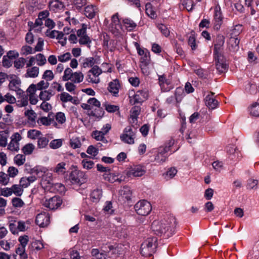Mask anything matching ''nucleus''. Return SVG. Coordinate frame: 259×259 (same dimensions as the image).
<instances>
[{
  "label": "nucleus",
  "instance_id": "nucleus-18",
  "mask_svg": "<svg viewBox=\"0 0 259 259\" xmlns=\"http://www.w3.org/2000/svg\"><path fill=\"white\" fill-rule=\"evenodd\" d=\"M214 59L217 70L221 73L226 72L228 69V66L226 63L223 56L219 58H214Z\"/></svg>",
  "mask_w": 259,
  "mask_h": 259
},
{
  "label": "nucleus",
  "instance_id": "nucleus-43",
  "mask_svg": "<svg viewBox=\"0 0 259 259\" xmlns=\"http://www.w3.org/2000/svg\"><path fill=\"white\" fill-rule=\"evenodd\" d=\"M188 44L191 47L192 50H195L197 47L196 44V38L194 31H192L190 36L188 39Z\"/></svg>",
  "mask_w": 259,
  "mask_h": 259
},
{
  "label": "nucleus",
  "instance_id": "nucleus-6",
  "mask_svg": "<svg viewBox=\"0 0 259 259\" xmlns=\"http://www.w3.org/2000/svg\"><path fill=\"white\" fill-rule=\"evenodd\" d=\"M114 220L117 221V224H114L115 236L121 240L126 238L128 234L127 226L122 222L121 218H115Z\"/></svg>",
  "mask_w": 259,
  "mask_h": 259
},
{
  "label": "nucleus",
  "instance_id": "nucleus-12",
  "mask_svg": "<svg viewBox=\"0 0 259 259\" xmlns=\"http://www.w3.org/2000/svg\"><path fill=\"white\" fill-rule=\"evenodd\" d=\"M62 202L60 197L55 196L48 200H46L44 203V206L50 210H55L61 205Z\"/></svg>",
  "mask_w": 259,
  "mask_h": 259
},
{
  "label": "nucleus",
  "instance_id": "nucleus-52",
  "mask_svg": "<svg viewBox=\"0 0 259 259\" xmlns=\"http://www.w3.org/2000/svg\"><path fill=\"white\" fill-rule=\"evenodd\" d=\"M72 70L70 68H67L64 72V75L62 76V80L64 81L70 80L72 77L73 74Z\"/></svg>",
  "mask_w": 259,
  "mask_h": 259
},
{
  "label": "nucleus",
  "instance_id": "nucleus-26",
  "mask_svg": "<svg viewBox=\"0 0 259 259\" xmlns=\"http://www.w3.org/2000/svg\"><path fill=\"white\" fill-rule=\"evenodd\" d=\"M55 93L52 90L41 91L38 96L40 100L43 101H49L54 96Z\"/></svg>",
  "mask_w": 259,
  "mask_h": 259
},
{
  "label": "nucleus",
  "instance_id": "nucleus-20",
  "mask_svg": "<svg viewBox=\"0 0 259 259\" xmlns=\"http://www.w3.org/2000/svg\"><path fill=\"white\" fill-rule=\"evenodd\" d=\"M83 175L81 171L77 170L72 171L69 175V180L72 184H80L81 183L80 178Z\"/></svg>",
  "mask_w": 259,
  "mask_h": 259
},
{
  "label": "nucleus",
  "instance_id": "nucleus-5",
  "mask_svg": "<svg viewBox=\"0 0 259 259\" xmlns=\"http://www.w3.org/2000/svg\"><path fill=\"white\" fill-rule=\"evenodd\" d=\"M138 125H135L134 127L127 126L123 131V133L120 135L121 140L125 143L133 144L136 138V133L138 128Z\"/></svg>",
  "mask_w": 259,
  "mask_h": 259
},
{
  "label": "nucleus",
  "instance_id": "nucleus-45",
  "mask_svg": "<svg viewBox=\"0 0 259 259\" xmlns=\"http://www.w3.org/2000/svg\"><path fill=\"white\" fill-rule=\"evenodd\" d=\"M41 134V133L36 130H30L27 132V137L31 139L34 140L38 137Z\"/></svg>",
  "mask_w": 259,
  "mask_h": 259
},
{
  "label": "nucleus",
  "instance_id": "nucleus-50",
  "mask_svg": "<svg viewBox=\"0 0 259 259\" xmlns=\"http://www.w3.org/2000/svg\"><path fill=\"white\" fill-rule=\"evenodd\" d=\"M59 96L61 101L63 103L70 102L73 100V97L66 92H62Z\"/></svg>",
  "mask_w": 259,
  "mask_h": 259
},
{
  "label": "nucleus",
  "instance_id": "nucleus-2",
  "mask_svg": "<svg viewBox=\"0 0 259 259\" xmlns=\"http://www.w3.org/2000/svg\"><path fill=\"white\" fill-rule=\"evenodd\" d=\"M45 6V4L39 2L38 0H29L27 5L22 3L20 6V15L33 16L37 15V16H49L50 13L48 10L39 11L44 9Z\"/></svg>",
  "mask_w": 259,
  "mask_h": 259
},
{
  "label": "nucleus",
  "instance_id": "nucleus-34",
  "mask_svg": "<svg viewBox=\"0 0 259 259\" xmlns=\"http://www.w3.org/2000/svg\"><path fill=\"white\" fill-rule=\"evenodd\" d=\"M104 134L102 132L99 131H95L93 132L92 136L97 141H100L104 144L107 143V140L104 137Z\"/></svg>",
  "mask_w": 259,
  "mask_h": 259
},
{
  "label": "nucleus",
  "instance_id": "nucleus-31",
  "mask_svg": "<svg viewBox=\"0 0 259 259\" xmlns=\"http://www.w3.org/2000/svg\"><path fill=\"white\" fill-rule=\"evenodd\" d=\"M4 102H6L10 104H14L16 102V99L14 96L9 93H8L5 96H3L2 94L0 93V103Z\"/></svg>",
  "mask_w": 259,
  "mask_h": 259
},
{
  "label": "nucleus",
  "instance_id": "nucleus-64",
  "mask_svg": "<svg viewBox=\"0 0 259 259\" xmlns=\"http://www.w3.org/2000/svg\"><path fill=\"white\" fill-rule=\"evenodd\" d=\"M26 59L24 58L21 57L18 58L17 60L14 62V67L17 69L22 68L24 67Z\"/></svg>",
  "mask_w": 259,
  "mask_h": 259
},
{
  "label": "nucleus",
  "instance_id": "nucleus-3",
  "mask_svg": "<svg viewBox=\"0 0 259 259\" xmlns=\"http://www.w3.org/2000/svg\"><path fill=\"white\" fill-rule=\"evenodd\" d=\"M175 140L170 138L165 143L164 146H161L159 148L158 153L155 157V161L161 164L165 162L167 159L169 154L168 152L171 150V147L174 145Z\"/></svg>",
  "mask_w": 259,
  "mask_h": 259
},
{
  "label": "nucleus",
  "instance_id": "nucleus-53",
  "mask_svg": "<svg viewBox=\"0 0 259 259\" xmlns=\"http://www.w3.org/2000/svg\"><path fill=\"white\" fill-rule=\"evenodd\" d=\"M182 4L184 8H185L188 12L192 11L194 6L192 0H183Z\"/></svg>",
  "mask_w": 259,
  "mask_h": 259
},
{
  "label": "nucleus",
  "instance_id": "nucleus-25",
  "mask_svg": "<svg viewBox=\"0 0 259 259\" xmlns=\"http://www.w3.org/2000/svg\"><path fill=\"white\" fill-rule=\"evenodd\" d=\"M49 117H50V115H49ZM37 122L38 124H41L42 125H50L51 124H53V125L56 127V128H59L58 123L56 122L53 119L51 118L50 117L48 118L46 117H42L41 118H39L37 120Z\"/></svg>",
  "mask_w": 259,
  "mask_h": 259
},
{
  "label": "nucleus",
  "instance_id": "nucleus-41",
  "mask_svg": "<svg viewBox=\"0 0 259 259\" xmlns=\"http://www.w3.org/2000/svg\"><path fill=\"white\" fill-rule=\"evenodd\" d=\"M69 143L70 146L73 149L79 148L82 145L79 137H72Z\"/></svg>",
  "mask_w": 259,
  "mask_h": 259
},
{
  "label": "nucleus",
  "instance_id": "nucleus-24",
  "mask_svg": "<svg viewBox=\"0 0 259 259\" xmlns=\"http://www.w3.org/2000/svg\"><path fill=\"white\" fill-rule=\"evenodd\" d=\"M158 80H159V85H160L162 91L168 92L170 90L173 89L172 86L167 87V88H164L165 84L169 85L170 83V81L168 79L166 78L165 75H163L159 76Z\"/></svg>",
  "mask_w": 259,
  "mask_h": 259
},
{
  "label": "nucleus",
  "instance_id": "nucleus-46",
  "mask_svg": "<svg viewBox=\"0 0 259 259\" xmlns=\"http://www.w3.org/2000/svg\"><path fill=\"white\" fill-rule=\"evenodd\" d=\"M242 29L243 27L242 25H236L234 26V28L231 30L230 35L233 36V37H238V36L242 32Z\"/></svg>",
  "mask_w": 259,
  "mask_h": 259
},
{
  "label": "nucleus",
  "instance_id": "nucleus-42",
  "mask_svg": "<svg viewBox=\"0 0 259 259\" xmlns=\"http://www.w3.org/2000/svg\"><path fill=\"white\" fill-rule=\"evenodd\" d=\"M25 160V156L22 154H17L14 158V163L19 166L22 165Z\"/></svg>",
  "mask_w": 259,
  "mask_h": 259
},
{
  "label": "nucleus",
  "instance_id": "nucleus-9",
  "mask_svg": "<svg viewBox=\"0 0 259 259\" xmlns=\"http://www.w3.org/2000/svg\"><path fill=\"white\" fill-rule=\"evenodd\" d=\"M22 137L19 133H14L11 137V141L8 145V149L11 151L18 152L19 149V142Z\"/></svg>",
  "mask_w": 259,
  "mask_h": 259
},
{
  "label": "nucleus",
  "instance_id": "nucleus-47",
  "mask_svg": "<svg viewBox=\"0 0 259 259\" xmlns=\"http://www.w3.org/2000/svg\"><path fill=\"white\" fill-rule=\"evenodd\" d=\"M65 165L66 164L64 162L58 163L55 167L54 171L59 175L64 174L66 171V168L65 167Z\"/></svg>",
  "mask_w": 259,
  "mask_h": 259
},
{
  "label": "nucleus",
  "instance_id": "nucleus-21",
  "mask_svg": "<svg viewBox=\"0 0 259 259\" xmlns=\"http://www.w3.org/2000/svg\"><path fill=\"white\" fill-rule=\"evenodd\" d=\"M74 6L73 7V10L66 11L65 14L67 15H74L73 12L75 9L77 10H80L81 8L84 6L87 3V0H72Z\"/></svg>",
  "mask_w": 259,
  "mask_h": 259
},
{
  "label": "nucleus",
  "instance_id": "nucleus-22",
  "mask_svg": "<svg viewBox=\"0 0 259 259\" xmlns=\"http://www.w3.org/2000/svg\"><path fill=\"white\" fill-rule=\"evenodd\" d=\"M98 8L96 6L89 5L84 8L83 14L85 16H95L98 15Z\"/></svg>",
  "mask_w": 259,
  "mask_h": 259
},
{
  "label": "nucleus",
  "instance_id": "nucleus-58",
  "mask_svg": "<svg viewBox=\"0 0 259 259\" xmlns=\"http://www.w3.org/2000/svg\"><path fill=\"white\" fill-rule=\"evenodd\" d=\"M46 172V168L40 166H36L32 169V172L35 174L38 177H42Z\"/></svg>",
  "mask_w": 259,
  "mask_h": 259
},
{
  "label": "nucleus",
  "instance_id": "nucleus-14",
  "mask_svg": "<svg viewBox=\"0 0 259 259\" xmlns=\"http://www.w3.org/2000/svg\"><path fill=\"white\" fill-rule=\"evenodd\" d=\"M141 108L140 106H134L130 110V123L132 126L138 124V118L141 113Z\"/></svg>",
  "mask_w": 259,
  "mask_h": 259
},
{
  "label": "nucleus",
  "instance_id": "nucleus-27",
  "mask_svg": "<svg viewBox=\"0 0 259 259\" xmlns=\"http://www.w3.org/2000/svg\"><path fill=\"white\" fill-rule=\"evenodd\" d=\"M39 68L36 66L29 67L25 74V77L26 78H36L38 76Z\"/></svg>",
  "mask_w": 259,
  "mask_h": 259
},
{
  "label": "nucleus",
  "instance_id": "nucleus-54",
  "mask_svg": "<svg viewBox=\"0 0 259 259\" xmlns=\"http://www.w3.org/2000/svg\"><path fill=\"white\" fill-rule=\"evenodd\" d=\"M246 90L250 94H255L257 92V86L254 83H248L246 86Z\"/></svg>",
  "mask_w": 259,
  "mask_h": 259
},
{
  "label": "nucleus",
  "instance_id": "nucleus-55",
  "mask_svg": "<svg viewBox=\"0 0 259 259\" xmlns=\"http://www.w3.org/2000/svg\"><path fill=\"white\" fill-rule=\"evenodd\" d=\"M35 85L36 86L37 90L42 91L43 90H45L48 89L50 85V83L48 81L42 80Z\"/></svg>",
  "mask_w": 259,
  "mask_h": 259
},
{
  "label": "nucleus",
  "instance_id": "nucleus-33",
  "mask_svg": "<svg viewBox=\"0 0 259 259\" xmlns=\"http://www.w3.org/2000/svg\"><path fill=\"white\" fill-rule=\"evenodd\" d=\"M9 133L6 131L0 132V147H5L8 144Z\"/></svg>",
  "mask_w": 259,
  "mask_h": 259
},
{
  "label": "nucleus",
  "instance_id": "nucleus-19",
  "mask_svg": "<svg viewBox=\"0 0 259 259\" xmlns=\"http://www.w3.org/2000/svg\"><path fill=\"white\" fill-rule=\"evenodd\" d=\"M214 94L213 93L210 92V94L207 95L204 99L205 105L211 109L216 108L219 103L218 101L213 98Z\"/></svg>",
  "mask_w": 259,
  "mask_h": 259
},
{
  "label": "nucleus",
  "instance_id": "nucleus-49",
  "mask_svg": "<svg viewBox=\"0 0 259 259\" xmlns=\"http://www.w3.org/2000/svg\"><path fill=\"white\" fill-rule=\"evenodd\" d=\"M123 21L125 27L130 31L133 30L137 26L136 24L130 18H125Z\"/></svg>",
  "mask_w": 259,
  "mask_h": 259
},
{
  "label": "nucleus",
  "instance_id": "nucleus-15",
  "mask_svg": "<svg viewBox=\"0 0 259 259\" xmlns=\"http://www.w3.org/2000/svg\"><path fill=\"white\" fill-rule=\"evenodd\" d=\"M101 73V69L97 66H94L89 72L88 81L93 83H98L100 79L98 77Z\"/></svg>",
  "mask_w": 259,
  "mask_h": 259
},
{
  "label": "nucleus",
  "instance_id": "nucleus-40",
  "mask_svg": "<svg viewBox=\"0 0 259 259\" xmlns=\"http://www.w3.org/2000/svg\"><path fill=\"white\" fill-rule=\"evenodd\" d=\"M184 94V91L183 88L178 87L176 88L174 96L176 98V102L177 103H180L183 97Z\"/></svg>",
  "mask_w": 259,
  "mask_h": 259
},
{
  "label": "nucleus",
  "instance_id": "nucleus-62",
  "mask_svg": "<svg viewBox=\"0 0 259 259\" xmlns=\"http://www.w3.org/2000/svg\"><path fill=\"white\" fill-rule=\"evenodd\" d=\"M62 145V140L61 139H55L52 140L50 143L51 148L56 149L60 148Z\"/></svg>",
  "mask_w": 259,
  "mask_h": 259
},
{
  "label": "nucleus",
  "instance_id": "nucleus-7",
  "mask_svg": "<svg viewBox=\"0 0 259 259\" xmlns=\"http://www.w3.org/2000/svg\"><path fill=\"white\" fill-rule=\"evenodd\" d=\"M136 212L139 215L146 216L152 210L151 203L147 200H142L138 202L134 206Z\"/></svg>",
  "mask_w": 259,
  "mask_h": 259
},
{
  "label": "nucleus",
  "instance_id": "nucleus-59",
  "mask_svg": "<svg viewBox=\"0 0 259 259\" xmlns=\"http://www.w3.org/2000/svg\"><path fill=\"white\" fill-rule=\"evenodd\" d=\"M55 119L58 122V124H62L66 121V117L64 113L59 112L56 113L55 115Z\"/></svg>",
  "mask_w": 259,
  "mask_h": 259
},
{
  "label": "nucleus",
  "instance_id": "nucleus-17",
  "mask_svg": "<svg viewBox=\"0 0 259 259\" xmlns=\"http://www.w3.org/2000/svg\"><path fill=\"white\" fill-rule=\"evenodd\" d=\"M224 38L223 36H220L217 39V42L214 45L213 49L214 58H220L223 56L221 54V51L224 44Z\"/></svg>",
  "mask_w": 259,
  "mask_h": 259
},
{
  "label": "nucleus",
  "instance_id": "nucleus-30",
  "mask_svg": "<svg viewBox=\"0 0 259 259\" xmlns=\"http://www.w3.org/2000/svg\"><path fill=\"white\" fill-rule=\"evenodd\" d=\"M11 78L12 79L10 80L9 84V89L13 91L18 90L21 84L20 79L17 77L16 76H15L14 78L11 77Z\"/></svg>",
  "mask_w": 259,
  "mask_h": 259
},
{
  "label": "nucleus",
  "instance_id": "nucleus-61",
  "mask_svg": "<svg viewBox=\"0 0 259 259\" xmlns=\"http://www.w3.org/2000/svg\"><path fill=\"white\" fill-rule=\"evenodd\" d=\"M49 143V140L46 137H40L38 138L37 147L39 148H45Z\"/></svg>",
  "mask_w": 259,
  "mask_h": 259
},
{
  "label": "nucleus",
  "instance_id": "nucleus-44",
  "mask_svg": "<svg viewBox=\"0 0 259 259\" xmlns=\"http://www.w3.org/2000/svg\"><path fill=\"white\" fill-rule=\"evenodd\" d=\"M250 113L253 116H259V104L257 103L252 104L250 108Z\"/></svg>",
  "mask_w": 259,
  "mask_h": 259
},
{
  "label": "nucleus",
  "instance_id": "nucleus-56",
  "mask_svg": "<svg viewBox=\"0 0 259 259\" xmlns=\"http://www.w3.org/2000/svg\"><path fill=\"white\" fill-rule=\"evenodd\" d=\"M16 252L22 258L26 259L27 258V254L25 253V246L19 245L16 250Z\"/></svg>",
  "mask_w": 259,
  "mask_h": 259
},
{
  "label": "nucleus",
  "instance_id": "nucleus-37",
  "mask_svg": "<svg viewBox=\"0 0 259 259\" xmlns=\"http://www.w3.org/2000/svg\"><path fill=\"white\" fill-rule=\"evenodd\" d=\"M84 78V75L81 72H74L70 80L73 83H80Z\"/></svg>",
  "mask_w": 259,
  "mask_h": 259
},
{
  "label": "nucleus",
  "instance_id": "nucleus-48",
  "mask_svg": "<svg viewBox=\"0 0 259 259\" xmlns=\"http://www.w3.org/2000/svg\"><path fill=\"white\" fill-rule=\"evenodd\" d=\"M34 149V146L31 144L29 143L26 144L22 148V150L25 155L31 154Z\"/></svg>",
  "mask_w": 259,
  "mask_h": 259
},
{
  "label": "nucleus",
  "instance_id": "nucleus-11",
  "mask_svg": "<svg viewBox=\"0 0 259 259\" xmlns=\"http://www.w3.org/2000/svg\"><path fill=\"white\" fill-rule=\"evenodd\" d=\"M132 199V192L127 186H123L119 191L118 200L123 202H129Z\"/></svg>",
  "mask_w": 259,
  "mask_h": 259
},
{
  "label": "nucleus",
  "instance_id": "nucleus-32",
  "mask_svg": "<svg viewBox=\"0 0 259 259\" xmlns=\"http://www.w3.org/2000/svg\"><path fill=\"white\" fill-rule=\"evenodd\" d=\"M102 196V191L100 189L93 190L90 194L91 201L94 203L98 202Z\"/></svg>",
  "mask_w": 259,
  "mask_h": 259
},
{
  "label": "nucleus",
  "instance_id": "nucleus-23",
  "mask_svg": "<svg viewBox=\"0 0 259 259\" xmlns=\"http://www.w3.org/2000/svg\"><path fill=\"white\" fill-rule=\"evenodd\" d=\"M50 10L58 12L64 7L63 4L59 0H51L49 3Z\"/></svg>",
  "mask_w": 259,
  "mask_h": 259
},
{
  "label": "nucleus",
  "instance_id": "nucleus-8",
  "mask_svg": "<svg viewBox=\"0 0 259 259\" xmlns=\"http://www.w3.org/2000/svg\"><path fill=\"white\" fill-rule=\"evenodd\" d=\"M149 97L147 91L145 90H139L133 96H130V103L132 105L139 103L142 104Z\"/></svg>",
  "mask_w": 259,
  "mask_h": 259
},
{
  "label": "nucleus",
  "instance_id": "nucleus-39",
  "mask_svg": "<svg viewBox=\"0 0 259 259\" xmlns=\"http://www.w3.org/2000/svg\"><path fill=\"white\" fill-rule=\"evenodd\" d=\"M12 193L17 196H21L23 192V188L20 185H13L11 187Z\"/></svg>",
  "mask_w": 259,
  "mask_h": 259
},
{
  "label": "nucleus",
  "instance_id": "nucleus-13",
  "mask_svg": "<svg viewBox=\"0 0 259 259\" xmlns=\"http://www.w3.org/2000/svg\"><path fill=\"white\" fill-rule=\"evenodd\" d=\"M126 246H128L125 242L121 240V243L114 244V255L116 259H121L125 253Z\"/></svg>",
  "mask_w": 259,
  "mask_h": 259
},
{
  "label": "nucleus",
  "instance_id": "nucleus-57",
  "mask_svg": "<svg viewBox=\"0 0 259 259\" xmlns=\"http://www.w3.org/2000/svg\"><path fill=\"white\" fill-rule=\"evenodd\" d=\"M140 62L144 66L150 64V55L149 52H146V54L141 57Z\"/></svg>",
  "mask_w": 259,
  "mask_h": 259
},
{
  "label": "nucleus",
  "instance_id": "nucleus-36",
  "mask_svg": "<svg viewBox=\"0 0 259 259\" xmlns=\"http://www.w3.org/2000/svg\"><path fill=\"white\" fill-rule=\"evenodd\" d=\"M177 172V169L175 167H172L168 168L166 172L163 174V176L164 178L167 181L173 178Z\"/></svg>",
  "mask_w": 259,
  "mask_h": 259
},
{
  "label": "nucleus",
  "instance_id": "nucleus-29",
  "mask_svg": "<svg viewBox=\"0 0 259 259\" xmlns=\"http://www.w3.org/2000/svg\"><path fill=\"white\" fill-rule=\"evenodd\" d=\"M105 112L103 109L100 106L99 107H95V108H92V110L88 113V115L90 116H94L98 118H102Z\"/></svg>",
  "mask_w": 259,
  "mask_h": 259
},
{
  "label": "nucleus",
  "instance_id": "nucleus-38",
  "mask_svg": "<svg viewBox=\"0 0 259 259\" xmlns=\"http://www.w3.org/2000/svg\"><path fill=\"white\" fill-rule=\"evenodd\" d=\"M95 62L96 60L93 57L85 58L82 60V66L84 68L91 67L94 66Z\"/></svg>",
  "mask_w": 259,
  "mask_h": 259
},
{
  "label": "nucleus",
  "instance_id": "nucleus-60",
  "mask_svg": "<svg viewBox=\"0 0 259 259\" xmlns=\"http://www.w3.org/2000/svg\"><path fill=\"white\" fill-rule=\"evenodd\" d=\"M24 114L27 116L29 120L32 122H34L36 118V113L32 110H27L25 111Z\"/></svg>",
  "mask_w": 259,
  "mask_h": 259
},
{
  "label": "nucleus",
  "instance_id": "nucleus-28",
  "mask_svg": "<svg viewBox=\"0 0 259 259\" xmlns=\"http://www.w3.org/2000/svg\"><path fill=\"white\" fill-rule=\"evenodd\" d=\"M240 39L237 37H233L230 35L229 39L228 44L229 45V49L232 51H235L239 49V44Z\"/></svg>",
  "mask_w": 259,
  "mask_h": 259
},
{
  "label": "nucleus",
  "instance_id": "nucleus-51",
  "mask_svg": "<svg viewBox=\"0 0 259 259\" xmlns=\"http://www.w3.org/2000/svg\"><path fill=\"white\" fill-rule=\"evenodd\" d=\"M81 164L84 168L91 169L94 167L95 163L94 161L89 159H84L82 160Z\"/></svg>",
  "mask_w": 259,
  "mask_h": 259
},
{
  "label": "nucleus",
  "instance_id": "nucleus-16",
  "mask_svg": "<svg viewBox=\"0 0 259 259\" xmlns=\"http://www.w3.org/2000/svg\"><path fill=\"white\" fill-rule=\"evenodd\" d=\"M35 223L40 227L48 226L50 223V216L49 214L46 213L38 214L36 217Z\"/></svg>",
  "mask_w": 259,
  "mask_h": 259
},
{
  "label": "nucleus",
  "instance_id": "nucleus-35",
  "mask_svg": "<svg viewBox=\"0 0 259 259\" xmlns=\"http://www.w3.org/2000/svg\"><path fill=\"white\" fill-rule=\"evenodd\" d=\"M155 25L161 33L165 37H168L169 35L170 31L165 25L157 22H155Z\"/></svg>",
  "mask_w": 259,
  "mask_h": 259
},
{
  "label": "nucleus",
  "instance_id": "nucleus-10",
  "mask_svg": "<svg viewBox=\"0 0 259 259\" xmlns=\"http://www.w3.org/2000/svg\"><path fill=\"white\" fill-rule=\"evenodd\" d=\"M146 172L145 168L141 165H133L131 166L126 174L129 177H141Z\"/></svg>",
  "mask_w": 259,
  "mask_h": 259
},
{
  "label": "nucleus",
  "instance_id": "nucleus-63",
  "mask_svg": "<svg viewBox=\"0 0 259 259\" xmlns=\"http://www.w3.org/2000/svg\"><path fill=\"white\" fill-rule=\"evenodd\" d=\"M42 78L49 82L54 79V75L52 71L47 70L44 72Z\"/></svg>",
  "mask_w": 259,
  "mask_h": 259
},
{
  "label": "nucleus",
  "instance_id": "nucleus-4",
  "mask_svg": "<svg viewBox=\"0 0 259 259\" xmlns=\"http://www.w3.org/2000/svg\"><path fill=\"white\" fill-rule=\"evenodd\" d=\"M157 239L148 238L141 245V253L143 256H150L154 252Z\"/></svg>",
  "mask_w": 259,
  "mask_h": 259
},
{
  "label": "nucleus",
  "instance_id": "nucleus-1",
  "mask_svg": "<svg viewBox=\"0 0 259 259\" xmlns=\"http://www.w3.org/2000/svg\"><path fill=\"white\" fill-rule=\"evenodd\" d=\"M176 225L175 217L171 214H166L160 221H154L151 228L155 235L167 239L175 233Z\"/></svg>",
  "mask_w": 259,
  "mask_h": 259
}]
</instances>
